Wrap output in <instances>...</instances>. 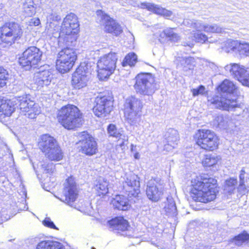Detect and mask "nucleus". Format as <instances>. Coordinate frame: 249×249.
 <instances>
[{
  "label": "nucleus",
  "mask_w": 249,
  "mask_h": 249,
  "mask_svg": "<svg viewBox=\"0 0 249 249\" xmlns=\"http://www.w3.org/2000/svg\"><path fill=\"white\" fill-rule=\"evenodd\" d=\"M34 78L35 83L37 86V88L40 89L44 86L50 85L53 78V74L49 70L39 71L36 73Z\"/></svg>",
  "instance_id": "nucleus-23"
},
{
  "label": "nucleus",
  "mask_w": 249,
  "mask_h": 249,
  "mask_svg": "<svg viewBox=\"0 0 249 249\" xmlns=\"http://www.w3.org/2000/svg\"><path fill=\"white\" fill-rule=\"evenodd\" d=\"M194 36L196 41L198 42H205L208 39L207 36L199 32L194 33Z\"/></svg>",
  "instance_id": "nucleus-45"
},
{
  "label": "nucleus",
  "mask_w": 249,
  "mask_h": 249,
  "mask_svg": "<svg viewBox=\"0 0 249 249\" xmlns=\"http://www.w3.org/2000/svg\"><path fill=\"white\" fill-rule=\"evenodd\" d=\"M137 60V56L134 53H129L125 57L122 63L123 66L129 65L133 66L136 63Z\"/></svg>",
  "instance_id": "nucleus-37"
},
{
  "label": "nucleus",
  "mask_w": 249,
  "mask_h": 249,
  "mask_svg": "<svg viewBox=\"0 0 249 249\" xmlns=\"http://www.w3.org/2000/svg\"><path fill=\"white\" fill-rule=\"evenodd\" d=\"M194 21H195V20H191L189 19H186L184 20V21L183 22V24L185 26L194 29V24H195Z\"/></svg>",
  "instance_id": "nucleus-51"
},
{
  "label": "nucleus",
  "mask_w": 249,
  "mask_h": 249,
  "mask_svg": "<svg viewBox=\"0 0 249 249\" xmlns=\"http://www.w3.org/2000/svg\"><path fill=\"white\" fill-rule=\"evenodd\" d=\"M239 81L244 86L249 87V71L243 77H242Z\"/></svg>",
  "instance_id": "nucleus-49"
},
{
  "label": "nucleus",
  "mask_w": 249,
  "mask_h": 249,
  "mask_svg": "<svg viewBox=\"0 0 249 249\" xmlns=\"http://www.w3.org/2000/svg\"><path fill=\"white\" fill-rule=\"evenodd\" d=\"M236 189L239 193L245 194L246 190L245 182H239V184L238 187L237 186Z\"/></svg>",
  "instance_id": "nucleus-50"
},
{
  "label": "nucleus",
  "mask_w": 249,
  "mask_h": 249,
  "mask_svg": "<svg viewBox=\"0 0 249 249\" xmlns=\"http://www.w3.org/2000/svg\"><path fill=\"white\" fill-rule=\"evenodd\" d=\"M43 224L48 228L58 230V229L54 225V223L51 220L49 217H46L43 221Z\"/></svg>",
  "instance_id": "nucleus-47"
},
{
  "label": "nucleus",
  "mask_w": 249,
  "mask_h": 249,
  "mask_svg": "<svg viewBox=\"0 0 249 249\" xmlns=\"http://www.w3.org/2000/svg\"><path fill=\"white\" fill-rule=\"evenodd\" d=\"M134 89L137 93L142 95L151 96L158 89L155 78L150 73H142L135 77Z\"/></svg>",
  "instance_id": "nucleus-6"
},
{
  "label": "nucleus",
  "mask_w": 249,
  "mask_h": 249,
  "mask_svg": "<svg viewBox=\"0 0 249 249\" xmlns=\"http://www.w3.org/2000/svg\"><path fill=\"white\" fill-rule=\"evenodd\" d=\"M36 249H64L63 245L58 242L42 241L36 246Z\"/></svg>",
  "instance_id": "nucleus-29"
},
{
  "label": "nucleus",
  "mask_w": 249,
  "mask_h": 249,
  "mask_svg": "<svg viewBox=\"0 0 249 249\" xmlns=\"http://www.w3.org/2000/svg\"><path fill=\"white\" fill-rule=\"evenodd\" d=\"M167 40L172 42H177L180 39V36L173 31V28H166Z\"/></svg>",
  "instance_id": "nucleus-41"
},
{
  "label": "nucleus",
  "mask_w": 249,
  "mask_h": 249,
  "mask_svg": "<svg viewBox=\"0 0 249 249\" xmlns=\"http://www.w3.org/2000/svg\"><path fill=\"white\" fill-rule=\"evenodd\" d=\"M219 89L221 92L208 100L214 107L227 111H234L239 108L236 98L232 95L236 89L232 82L227 79L224 80Z\"/></svg>",
  "instance_id": "nucleus-1"
},
{
  "label": "nucleus",
  "mask_w": 249,
  "mask_h": 249,
  "mask_svg": "<svg viewBox=\"0 0 249 249\" xmlns=\"http://www.w3.org/2000/svg\"><path fill=\"white\" fill-rule=\"evenodd\" d=\"M179 141L178 133L177 130L169 128L165 132L163 143V149L166 151H170L178 145Z\"/></svg>",
  "instance_id": "nucleus-19"
},
{
  "label": "nucleus",
  "mask_w": 249,
  "mask_h": 249,
  "mask_svg": "<svg viewBox=\"0 0 249 249\" xmlns=\"http://www.w3.org/2000/svg\"><path fill=\"white\" fill-rule=\"evenodd\" d=\"M146 194L149 199L152 202H157L163 195V190L161 187L155 185L151 181L147 183Z\"/></svg>",
  "instance_id": "nucleus-22"
},
{
  "label": "nucleus",
  "mask_w": 249,
  "mask_h": 249,
  "mask_svg": "<svg viewBox=\"0 0 249 249\" xmlns=\"http://www.w3.org/2000/svg\"><path fill=\"white\" fill-rule=\"evenodd\" d=\"M42 54V52L36 47H29L19 58V65L26 71L35 68L40 62Z\"/></svg>",
  "instance_id": "nucleus-10"
},
{
  "label": "nucleus",
  "mask_w": 249,
  "mask_h": 249,
  "mask_svg": "<svg viewBox=\"0 0 249 249\" xmlns=\"http://www.w3.org/2000/svg\"><path fill=\"white\" fill-rule=\"evenodd\" d=\"M62 42L65 43L66 47L62 49L57 54L56 68L59 72L65 73L73 67L77 59V54L73 49L68 47L72 46L73 43L70 42V44L68 45L66 41L62 40L61 43Z\"/></svg>",
  "instance_id": "nucleus-5"
},
{
  "label": "nucleus",
  "mask_w": 249,
  "mask_h": 249,
  "mask_svg": "<svg viewBox=\"0 0 249 249\" xmlns=\"http://www.w3.org/2000/svg\"><path fill=\"white\" fill-rule=\"evenodd\" d=\"M16 107L23 112H28L29 115L34 112L36 106L34 102L30 100L27 95L19 96L15 98Z\"/></svg>",
  "instance_id": "nucleus-20"
},
{
  "label": "nucleus",
  "mask_w": 249,
  "mask_h": 249,
  "mask_svg": "<svg viewBox=\"0 0 249 249\" xmlns=\"http://www.w3.org/2000/svg\"><path fill=\"white\" fill-rule=\"evenodd\" d=\"M248 241H249V234L246 231H243L231 239V242L238 246Z\"/></svg>",
  "instance_id": "nucleus-34"
},
{
  "label": "nucleus",
  "mask_w": 249,
  "mask_h": 249,
  "mask_svg": "<svg viewBox=\"0 0 249 249\" xmlns=\"http://www.w3.org/2000/svg\"><path fill=\"white\" fill-rule=\"evenodd\" d=\"M1 108V114H3L5 116H10L16 109L15 99L13 100H4Z\"/></svg>",
  "instance_id": "nucleus-31"
},
{
  "label": "nucleus",
  "mask_w": 249,
  "mask_h": 249,
  "mask_svg": "<svg viewBox=\"0 0 249 249\" xmlns=\"http://www.w3.org/2000/svg\"><path fill=\"white\" fill-rule=\"evenodd\" d=\"M38 147L51 161H59L64 157V153L57 141L49 134H43L40 136Z\"/></svg>",
  "instance_id": "nucleus-3"
},
{
  "label": "nucleus",
  "mask_w": 249,
  "mask_h": 249,
  "mask_svg": "<svg viewBox=\"0 0 249 249\" xmlns=\"http://www.w3.org/2000/svg\"><path fill=\"white\" fill-rule=\"evenodd\" d=\"M205 88L204 86L200 85L196 89H191V92L194 96H197L199 94H203L205 93Z\"/></svg>",
  "instance_id": "nucleus-46"
},
{
  "label": "nucleus",
  "mask_w": 249,
  "mask_h": 249,
  "mask_svg": "<svg viewBox=\"0 0 249 249\" xmlns=\"http://www.w3.org/2000/svg\"><path fill=\"white\" fill-rule=\"evenodd\" d=\"M80 139L77 143L79 151L87 156H92L98 152V145L95 138L86 131L79 135Z\"/></svg>",
  "instance_id": "nucleus-16"
},
{
  "label": "nucleus",
  "mask_w": 249,
  "mask_h": 249,
  "mask_svg": "<svg viewBox=\"0 0 249 249\" xmlns=\"http://www.w3.org/2000/svg\"><path fill=\"white\" fill-rule=\"evenodd\" d=\"M40 24V20L38 18L35 20L34 24L36 26Z\"/></svg>",
  "instance_id": "nucleus-57"
},
{
  "label": "nucleus",
  "mask_w": 249,
  "mask_h": 249,
  "mask_svg": "<svg viewBox=\"0 0 249 249\" xmlns=\"http://www.w3.org/2000/svg\"><path fill=\"white\" fill-rule=\"evenodd\" d=\"M57 119L61 124H82L84 121L78 107L72 105L62 107L58 112Z\"/></svg>",
  "instance_id": "nucleus-8"
},
{
  "label": "nucleus",
  "mask_w": 249,
  "mask_h": 249,
  "mask_svg": "<svg viewBox=\"0 0 249 249\" xmlns=\"http://www.w3.org/2000/svg\"><path fill=\"white\" fill-rule=\"evenodd\" d=\"M245 174V171L243 170H242L241 171V173H240V174L239 176V179H240L239 182H245V180H244Z\"/></svg>",
  "instance_id": "nucleus-53"
},
{
  "label": "nucleus",
  "mask_w": 249,
  "mask_h": 249,
  "mask_svg": "<svg viewBox=\"0 0 249 249\" xmlns=\"http://www.w3.org/2000/svg\"><path fill=\"white\" fill-rule=\"evenodd\" d=\"M239 42L237 40H229L226 44V51L228 53L232 52L237 53Z\"/></svg>",
  "instance_id": "nucleus-39"
},
{
  "label": "nucleus",
  "mask_w": 249,
  "mask_h": 249,
  "mask_svg": "<svg viewBox=\"0 0 249 249\" xmlns=\"http://www.w3.org/2000/svg\"><path fill=\"white\" fill-rule=\"evenodd\" d=\"M107 132L109 136L117 138L122 136L123 131L122 128H118L116 125H108Z\"/></svg>",
  "instance_id": "nucleus-38"
},
{
  "label": "nucleus",
  "mask_w": 249,
  "mask_h": 249,
  "mask_svg": "<svg viewBox=\"0 0 249 249\" xmlns=\"http://www.w3.org/2000/svg\"><path fill=\"white\" fill-rule=\"evenodd\" d=\"M159 40L160 42H164L167 40L166 29L159 34Z\"/></svg>",
  "instance_id": "nucleus-52"
},
{
  "label": "nucleus",
  "mask_w": 249,
  "mask_h": 249,
  "mask_svg": "<svg viewBox=\"0 0 249 249\" xmlns=\"http://www.w3.org/2000/svg\"><path fill=\"white\" fill-rule=\"evenodd\" d=\"M43 173L51 174L55 171V165L51 162H44L41 164Z\"/></svg>",
  "instance_id": "nucleus-40"
},
{
  "label": "nucleus",
  "mask_w": 249,
  "mask_h": 249,
  "mask_svg": "<svg viewBox=\"0 0 249 249\" xmlns=\"http://www.w3.org/2000/svg\"><path fill=\"white\" fill-rule=\"evenodd\" d=\"M191 196L195 201L207 203L216 197L217 180L212 178L196 177L191 181Z\"/></svg>",
  "instance_id": "nucleus-2"
},
{
  "label": "nucleus",
  "mask_w": 249,
  "mask_h": 249,
  "mask_svg": "<svg viewBox=\"0 0 249 249\" xmlns=\"http://www.w3.org/2000/svg\"><path fill=\"white\" fill-rule=\"evenodd\" d=\"M8 72L2 67L0 66V88L4 87L8 79Z\"/></svg>",
  "instance_id": "nucleus-43"
},
{
  "label": "nucleus",
  "mask_w": 249,
  "mask_h": 249,
  "mask_svg": "<svg viewBox=\"0 0 249 249\" xmlns=\"http://www.w3.org/2000/svg\"><path fill=\"white\" fill-rule=\"evenodd\" d=\"M111 203L114 209L119 210L126 211L130 207L127 198L124 196H116L111 201Z\"/></svg>",
  "instance_id": "nucleus-26"
},
{
  "label": "nucleus",
  "mask_w": 249,
  "mask_h": 249,
  "mask_svg": "<svg viewBox=\"0 0 249 249\" xmlns=\"http://www.w3.org/2000/svg\"><path fill=\"white\" fill-rule=\"evenodd\" d=\"M108 182L103 178H99L97 184L94 186L95 190L97 191V195L99 196H105L108 191Z\"/></svg>",
  "instance_id": "nucleus-30"
},
{
  "label": "nucleus",
  "mask_w": 249,
  "mask_h": 249,
  "mask_svg": "<svg viewBox=\"0 0 249 249\" xmlns=\"http://www.w3.org/2000/svg\"><path fill=\"white\" fill-rule=\"evenodd\" d=\"M125 138L123 139L122 142L119 143V145H120V146L121 148H123V146H124V141H125Z\"/></svg>",
  "instance_id": "nucleus-56"
},
{
  "label": "nucleus",
  "mask_w": 249,
  "mask_h": 249,
  "mask_svg": "<svg viewBox=\"0 0 249 249\" xmlns=\"http://www.w3.org/2000/svg\"><path fill=\"white\" fill-rule=\"evenodd\" d=\"M230 117L228 116H224L223 114H218L214 117L213 124H224L229 123Z\"/></svg>",
  "instance_id": "nucleus-42"
},
{
  "label": "nucleus",
  "mask_w": 249,
  "mask_h": 249,
  "mask_svg": "<svg viewBox=\"0 0 249 249\" xmlns=\"http://www.w3.org/2000/svg\"><path fill=\"white\" fill-rule=\"evenodd\" d=\"M142 107V102L140 99L132 96L128 97L124 105V116L126 123L130 124L136 123Z\"/></svg>",
  "instance_id": "nucleus-11"
},
{
  "label": "nucleus",
  "mask_w": 249,
  "mask_h": 249,
  "mask_svg": "<svg viewBox=\"0 0 249 249\" xmlns=\"http://www.w3.org/2000/svg\"><path fill=\"white\" fill-rule=\"evenodd\" d=\"M222 29L217 25H205V31L210 33H221Z\"/></svg>",
  "instance_id": "nucleus-44"
},
{
  "label": "nucleus",
  "mask_w": 249,
  "mask_h": 249,
  "mask_svg": "<svg viewBox=\"0 0 249 249\" xmlns=\"http://www.w3.org/2000/svg\"><path fill=\"white\" fill-rule=\"evenodd\" d=\"M123 187L128 197H137L140 193L139 178L135 174L129 175L123 182Z\"/></svg>",
  "instance_id": "nucleus-18"
},
{
  "label": "nucleus",
  "mask_w": 249,
  "mask_h": 249,
  "mask_svg": "<svg viewBox=\"0 0 249 249\" xmlns=\"http://www.w3.org/2000/svg\"><path fill=\"white\" fill-rule=\"evenodd\" d=\"M220 160L219 156L215 154L206 155L202 160V164L204 166H213L216 164Z\"/></svg>",
  "instance_id": "nucleus-33"
},
{
  "label": "nucleus",
  "mask_w": 249,
  "mask_h": 249,
  "mask_svg": "<svg viewBox=\"0 0 249 249\" xmlns=\"http://www.w3.org/2000/svg\"><path fill=\"white\" fill-rule=\"evenodd\" d=\"M11 130L12 131V132L15 135H17V133L15 132H14L13 130H12V129L10 128Z\"/></svg>",
  "instance_id": "nucleus-59"
},
{
  "label": "nucleus",
  "mask_w": 249,
  "mask_h": 249,
  "mask_svg": "<svg viewBox=\"0 0 249 249\" xmlns=\"http://www.w3.org/2000/svg\"><path fill=\"white\" fill-rule=\"evenodd\" d=\"M196 135V144L201 148L213 151L217 148L219 140L214 132L208 129H200Z\"/></svg>",
  "instance_id": "nucleus-12"
},
{
  "label": "nucleus",
  "mask_w": 249,
  "mask_h": 249,
  "mask_svg": "<svg viewBox=\"0 0 249 249\" xmlns=\"http://www.w3.org/2000/svg\"><path fill=\"white\" fill-rule=\"evenodd\" d=\"M4 101V100H0V113L1 112V107L2 106Z\"/></svg>",
  "instance_id": "nucleus-58"
},
{
  "label": "nucleus",
  "mask_w": 249,
  "mask_h": 249,
  "mask_svg": "<svg viewBox=\"0 0 249 249\" xmlns=\"http://www.w3.org/2000/svg\"><path fill=\"white\" fill-rule=\"evenodd\" d=\"M22 8L23 12L25 13L26 16L27 17H31L35 14L36 12L34 2L32 0L24 2Z\"/></svg>",
  "instance_id": "nucleus-35"
},
{
  "label": "nucleus",
  "mask_w": 249,
  "mask_h": 249,
  "mask_svg": "<svg viewBox=\"0 0 249 249\" xmlns=\"http://www.w3.org/2000/svg\"><path fill=\"white\" fill-rule=\"evenodd\" d=\"M183 43V46H188L190 48H192L194 45V44L193 41L188 42H184Z\"/></svg>",
  "instance_id": "nucleus-54"
},
{
  "label": "nucleus",
  "mask_w": 249,
  "mask_h": 249,
  "mask_svg": "<svg viewBox=\"0 0 249 249\" xmlns=\"http://www.w3.org/2000/svg\"><path fill=\"white\" fill-rule=\"evenodd\" d=\"M91 77V71L86 63H82L72 76L71 84L74 88L81 89L88 85Z\"/></svg>",
  "instance_id": "nucleus-13"
},
{
  "label": "nucleus",
  "mask_w": 249,
  "mask_h": 249,
  "mask_svg": "<svg viewBox=\"0 0 249 249\" xmlns=\"http://www.w3.org/2000/svg\"><path fill=\"white\" fill-rule=\"evenodd\" d=\"M65 129L68 130L74 129V127H75V125H62Z\"/></svg>",
  "instance_id": "nucleus-55"
},
{
  "label": "nucleus",
  "mask_w": 249,
  "mask_h": 249,
  "mask_svg": "<svg viewBox=\"0 0 249 249\" xmlns=\"http://www.w3.org/2000/svg\"><path fill=\"white\" fill-rule=\"evenodd\" d=\"M135 158L136 159H137V158H138V157H137V154H136V155H135Z\"/></svg>",
  "instance_id": "nucleus-60"
},
{
  "label": "nucleus",
  "mask_w": 249,
  "mask_h": 249,
  "mask_svg": "<svg viewBox=\"0 0 249 249\" xmlns=\"http://www.w3.org/2000/svg\"><path fill=\"white\" fill-rule=\"evenodd\" d=\"M96 105L93 108L95 115L100 117L109 114L113 107V98L111 96H97L95 99Z\"/></svg>",
  "instance_id": "nucleus-17"
},
{
  "label": "nucleus",
  "mask_w": 249,
  "mask_h": 249,
  "mask_svg": "<svg viewBox=\"0 0 249 249\" xmlns=\"http://www.w3.org/2000/svg\"><path fill=\"white\" fill-rule=\"evenodd\" d=\"M150 11L155 13L163 16L166 18H169L173 14L172 12L162 8L158 5L152 3H143L142 4Z\"/></svg>",
  "instance_id": "nucleus-28"
},
{
  "label": "nucleus",
  "mask_w": 249,
  "mask_h": 249,
  "mask_svg": "<svg viewBox=\"0 0 249 249\" xmlns=\"http://www.w3.org/2000/svg\"><path fill=\"white\" fill-rule=\"evenodd\" d=\"M96 21L104 26L106 32L118 36L123 32L121 26L102 10L96 11Z\"/></svg>",
  "instance_id": "nucleus-14"
},
{
  "label": "nucleus",
  "mask_w": 249,
  "mask_h": 249,
  "mask_svg": "<svg viewBox=\"0 0 249 249\" xmlns=\"http://www.w3.org/2000/svg\"><path fill=\"white\" fill-rule=\"evenodd\" d=\"M163 212L168 216H174L177 214L176 203L172 196H168L166 201L164 203Z\"/></svg>",
  "instance_id": "nucleus-27"
},
{
  "label": "nucleus",
  "mask_w": 249,
  "mask_h": 249,
  "mask_svg": "<svg viewBox=\"0 0 249 249\" xmlns=\"http://www.w3.org/2000/svg\"><path fill=\"white\" fill-rule=\"evenodd\" d=\"M236 54H238L241 57L249 56V43L239 42Z\"/></svg>",
  "instance_id": "nucleus-36"
},
{
  "label": "nucleus",
  "mask_w": 249,
  "mask_h": 249,
  "mask_svg": "<svg viewBox=\"0 0 249 249\" xmlns=\"http://www.w3.org/2000/svg\"><path fill=\"white\" fill-rule=\"evenodd\" d=\"M107 226L110 231L119 233L120 231L127 230L129 224L127 221L123 217L119 216L108 220L107 222Z\"/></svg>",
  "instance_id": "nucleus-21"
},
{
  "label": "nucleus",
  "mask_w": 249,
  "mask_h": 249,
  "mask_svg": "<svg viewBox=\"0 0 249 249\" xmlns=\"http://www.w3.org/2000/svg\"><path fill=\"white\" fill-rule=\"evenodd\" d=\"M78 195L77 185L74 179L68 178L64 184L63 195L59 199L71 207H75V201Z\"/></svg>",
  "instance_id": "nucleus-15"
},
{
  "label": "nucleus",
  "mask_w": 249,
  "mask_h": 249,
  "mask_svg": "<svg viewBox=\"0 0 249 249\" xmlns=\"http://www.w3.org/2000/svg\"><path fill=\"white\" fill-rule=\"evenodd\" d=\"M117 60L115 53H110L101 56L97 62L98 76L101 80H104L113 72Z\"/></svg>",
  "instance_id": "nucleus-9"
},
{
  "label": "nucleus",
  "mask_w": 249,
  "mask_h": 249,
  "mask_svg": "<svg viewBox=\"0 0 249 249\" xmlns=\"http://www.w3.org/2000/svg\"><path fill=\"white\" fill-rule=\"evenodd\" d=\"M225 69L238 81L247 72L249 71V68H245L244 66L236 63H231L227 65L225 67Z\"/></svg>",
  "instance_id": "nucleus-24"
},
{
  "label": "nucleus",
  "mask_w": 249,
  "mask_h": 249,
  "mask_svg": "<svg viewBox=\"0 0 249 249\" xmlns=\"http://www.w3.org/2000/svg\"><path fill=\"white\" fill-rule=\"evenodd\" d=\"M238 184L236 178H230L225 181L224 191L226 193L231 195L235 191Z\"/></svg>",
  "instance_id": "nucleus-32"
},
{
  "label": "nucleus",
  "mask_w": 249,
  "mask_h": 249,
  "mask_svg": "<svg viewBox=\"0 0 249 249\" xmlns=\"http://www.w3.org/2000/svg\"><path fill=\"white\" fill-rule=\"evenodd\" d=\"M194 29L197 31L204 30L205 31L206 24H203L200 21L195 20Z\"/></svg>",
  "instance_id": "nucleus-48"
},
{
  "label": "nucleus",
  "mask_w": 249,
  "mask_h": 249,
  "mask_svg": "<svg viewBox=\"0 0 249 249\" xmlns=\"http://www.w3.org/2000/svg\"><path fill=\"white\" fill-rule=\"evenodd\" d=\"M180 65L182 71L186 75H190L195 66V60L192 57H182L179 59Z\"/></svg>",
  "instance_id": "nucleus-25"
},
{
  "label": "nucleus",
  "mask_w": 249,
  "mask_h": 249,
  "mask_svg": "<svg viewBox=\"0 0 249 249\" xmlns=\"http://www.w3.org/2000/svg\"><path fill=\"white\" fill-rule=\"evenodd\" d=\"M21 26L15 22L5 23L0 28V39L3 43L11 46L22 36Z\"/></svg>",
  "instance_id": "nucleus-7"
},
{
  "label": "nucleus",
  "mask_w": 249,
  "mask_h": 249,
  "mask_svg": "<svg viewBox=\"0 0 249 249\" xmlns=\"http://www.w3.org/2000/svg\"><path fill=\"white\" fill-rule=\"evenodd\" d=\"M91 249H96V248H94V247H92V248H91Z\"/></svg>",
  "instance_id": "nucleus-61"
},
{
  "label": "nucleus",
  "mask_w": 249,
  "mask_h": 249,
  "mask_svg": "<svg viewBox=\"0 0 249 249\" xmlns=\"http://www.w3.org/2000/svg\"><path fill=\"white\" fill-rule=\"evenodd\" d=\"M79 24L77 16L70 13L67 15L63 20L61 31L59 33L58 43L61 45L62 40L66 41V44L74 43L77 38V33L79 31Z\"/></svg>",
  "instance_id": "nucleus-4"
}]
</instances>
